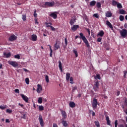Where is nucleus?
<instances>
[{
    "label": "nucleus",
    "instance_id": "55",
    "mask_svg": "<svg viewBox=\"0 0 127 127\" xmlns=\"http://www.w3.org/2000/svg\"><path fill=\"white\" fill-rule=\"evenodd\" d=\"M51 28L52 31H55V28H54L53 26H52L51 27Z\"/></svg>",
    "mask_w": 127,
    "mask_h": 127
},
{
    "label": "nucleus",
    "instance_id": "36",
    "mask_svg": "<svg viewBox=\"0 0 127 127\" xmlns=\"http://www.w3.org/2000/svg\"><path fill=\"white\" fill-rule=\"evenodd\" d=\"M38 104H42V97L38 98Z\"/></svg>",
    "mask_w": 127,
    "mask_h": 127
},
{
    "label": "nucleus",
    "instance_id": "60",
    "mask_svg": "<svg viewBox=\"0 0 127 127\" xmlns=\"http://www.w3.org/2000/svg\"><path fill=\"white\" fill-rule=\"evenodd\" d=\"M86 30H87V32L88 33V34H90V29L87 28V29H86Z\"/></svg>",
    "mask_w": 127,
    "mask_h": 127
},
{
    "label": "nucleus",
    "instance_id": "31",
    "mask_svg": "<svg viewBox=\"0 0 127 127\" xmlns=\"http://www.w3.org/2000/svg\"><path fill=\"white\" fill-rule=\"evenodd\" d=\"M73 52L74 54H75V57H78V52H77V51L75 49H73Z\"/></svg>",
    "mask_w": 127,
    "mask_h": 127
},
{
    "label": "nucleus",
    "instance_id": "50",
    "mask_svg": "<svg viewBox=\"0 0 127 127\" xmlns=\"http://www.w3.org/2000/svg\"><path fill=\"white\" fill-rule=\"evenodd\" d=\"M53 54V50H51L50 53V57H52Z\"/></svg>",
    "mask_w": 127,
    "mask_h": 127
},
{
    "label": "nucleus",
    "instance_id": "10",
    "mask_svg": "<svg viewBox=\"0 0 127 127\" xmlns=\"http://www.w3.org/2000/svg\"><path fill=\"white\" fill-rule=\"evenodd\" d=\"M62 123L64 127H69V123L65 120H62Z\"/></svg>",
    "mask_w": 127,
    "mask_h": 127
},
{
    "label": "nucleus",
    "instance_id": "22",
    "mask_svg": "<svg viewBox=\"0 0 127 127\" xmlns=\"http://www.w3.org/2000/svg\"><path fill=\"white\" fill-rule=\"evenodd\" d=\"M106 24L110 27V28H111V29H113V26L112 25V24L110 21H106Z\"/></svg>",
    "mask_w": 127,
    "mask_h": 127
},
{
    "label": "nucleus",
    "instance_id": "27",
    "mask_svg": "<svg viewBox=\"0 0 127 127\" xmlns=\"http://www.w3.org/2000/svg\"><path fill=\"white\" fill-rule=\"evenodd\" d=\"M69 79H70V73L67 72L66 73V80L69 81Z\"/></svg>",
    "mask_w": 127,
    "mask_h": 127
},
{
    "label": "nucleus",
    "instance_id": "8",
    "mask_svg": "<svg viewBox=\"0 0 127 127\" xmlns=\"http://www.w3.org/2000/svg\"><path fill=\"white\" fill-rule=\"evenodd\" d=\"M20 96L21 98L23 99V100L26 102L28 103L29 99L28 97L26 96V95H25L24 94H20Z\"/></svg>",
    "mask_w": 127,
    "mask_h": 127
},
{
    "label": "nucleus",
    "instance_id": "51",
    "mask_svg": "<svg viewBox=\"0 0 127 127\" xmlns=\"http://www.w3.org/2000/svg\"><path fill=\"white\" fill-rule=\"evenodd\" d=\"M78 87H77V86H74L72 88V92H74V91H75V90H77Z\"/></svg>",
    "mask_w": 127,
    "mask_h": 127
},
{
    "label": "nucleus",
    "instance_id": "40",
    "mask_svg": "<svg viewBox=\"0 0 127 127\" xmlns=\"http://www.w3.org/2000/svg\"><path fill=\"white\" fill-rule=\"evenodd\" d=\"M25 83L27 84V85L29 84V78H26L25 79Z\"/></svg>",
    "mask_w": 127,
    "mask_h": 127
},
{
    "label": "nucleus",
    "instance_id": "25",
    "mask_svg": "<svg viewBox=\"0 0 127 127\" xmlns=\"http://www.w3.org/2000/svg\"><path fill=\"white\" fill-rule=\"evenodd\" d=\"M119 2H117L115 0H112V5H114V6H116V5H117Z\"/></svg>",
    "mask_w": 127,
    "mask_h": 127
},
{
    "label": "nucleus",
    "instance_id": "62",
    "mask_svg": "<svg viewBox=\"0 0 127 127\" xmlns=\"http://www.w3.org/2000/svg\"><path fill=\"white\" fill-rule=\"evenodd\" d=\"M5 122H6V123H10V121H9V120H8V119H6Z\"/></svg>",
    "mask_w": 127,
    "mask_h": 127
},
{
    "label": "nucleus",
    "instance_id": "46",
    "mask_svg": "<svg viewBox=\"0 0 127 127\" xmlns=\"http://www.w3.org/2000/svg\"><path fill=\"white\" fill-rule=\"evenodd\" d=\"M123 72H124V78H127V71L125 70Z\"/></svg>",
    "mask_w": 127,
    "mask_h": 127
},
{
    "label": "nucleus",
    "instance_id": "24",
    "mask_svg": "<svg viewBox=\"0 0 127 127\" xmlns=\"http://www.w3.org/2000/svg\"><path fill=\"white\" fill-rule=\"evenodd\" d=\"M119 13L120 14H126V10L123 9H120Z\"/></svg>",
    "mask_w": 127,
    "mask_h": 127
},
{
    "label": "nucleus",
    "instance_id": "61",
    "mask_svg": "<svg viewBox=\"0 0 127 127\" xmlns=\"http://www.w3.org/2000/svg\"><path fill=\"white\" fill-rule=\"evenodd\" d=\"M35 23H36L37 24H38V22L37 21V19L35 18Z\"/></svg>",
    "mask_w": 127,
    "mask_h": 127
},
{
    "label": "nucleus",
    "instance_id": "1",
    "mask_svg": "<svg viewBox=\"0 0 127 127\" xmlns=\"http://www.w3.org/2000/svg\"><path fill=\"white\" fill-rule=\"evenodd\" d=\"M79 38L80 39H82L83 40L84 43H85V45H86V47L87 48H90V44H89V42L88 41V40H87V38L84 35V34L82 33H79V36H75V39H77V38Z\"/></svg>",
    "mask_w": 127,
    "mask_h": 127
},
{
    "label": "nucleus",
    "instance_id": "56",
    "mask_svg": "<svg viewBox=\"0 0 127 127\" xmlns=\"http://www.w3.org/2000/svg\"><path fill=\"white\" fill-rule=\"evenodd\" d=\"M118 127H125V125L124 124H120L118 126Z\"/></svg>",
    "mask_w": 127,
    "mask_h": 127
},
{
    "label": "nucleus",
    "instance_id": "3",
    "mask_svg": "<svg viewBox=\"0 0 127 127\" xmlns=\"http://www.w3.org/2000/svg\"><path fill=\"white\" fill-rule=\"evenodd\" d=\"M120 34L123 38H126L127 36V30L126 29H123L120 31Z\"/></svg>",
    "mask_w": 127,
    "mask_h": 127
},
{
    "label": "nucleus",
    "instance_id": "29",
    "mask_svg": "<svg viewBox=\"0 0 127 127\" xmlns=\"http://www.w3.org/2000/svg\"><path fill=\"white\" fill-rule=\"evenodd\" d=\"M90 4L91 6H94L96 4V1L95 0H92L90 2Z\"/></svg>",
    "mask_w": 127,
    "mask_h": 127
},
{
    "label": "nucleus",
    "instance_id": "37",
    "mask_svg": "<svg viewBox=\"0 0 127 127\" xmlns=\"http://www.w3.org/2000/svg\"><path fill=\"white\" fill-rule=\"evenodd\" d=\"M117 7L118 8H123V5H122V4L121 3H117Z\"/></svg>",
    "mask_w": 127,
    "mask_h": 127
},
{
    "label": "nucleus",
    "instance_id": "4",
    "mask_svg": "<svg viewBox=\"0 0 127 127\" xmlns=\"http://www.w3.org/2000/svg\"><path fill=\"white\" fill-rule=\"evenodd\" d=\"M92 106L93 110L97 109V107H98V100H97V99L94 98L93 99Z\"/></svg>",
    "mask_w": 127,
    "mask_h": 127
},
{
    "label": "nucleus",
    "instance_id": "38",
    "mask_svg": "<svg viewBox=\"0 0 127 127\" xmlns=\"http://www.w3.org/2000/svg\"><path fill=\"white\" fill-rule=\"evenodd\" d=\"M94 123L95 124V126L97 127H100V123H99V122L98 121H95L94 122Z\"/></svg>",
    "mask_w": 127,
    "mask_h": 127
},
{
    "label": "nucleus",
    "instance_id": "64",
    "mask_svg": "<svg viewBox=\"0 0 127 127\" xmlns=\"http://www.w3.org/2000/svg\"><path fill=\"white\" fill-rule=\"evenodd\" d=\"M124 27H125V28H127V23L125 24Z\"/></svg>",
    "mask_w": 127,
    "mask_h": 127
},
{
    "label": "nucleus",
    "instance_id": "14",
    "mask_svg": "<svg viewBox=\"0 0 127 127\" xmlns=\"http://www.w3.org/2000/svg\"><path fill=\"white\" fill-rule=\"evenodd\" d=\"M106 120L107 122V125H108V126H111V121H110V118H109V116H106Z\"/></svg>",
    "mask_w": 127,
    "mask_h": 127
},
{
    "label": "nucleus",
    "instance_id": "11",
    "mask_svg": "<svg viewBox=\"0 0 127 127\" xmlns=\"http://www.w3.org/2000/svg\"><path fill=\"white\" fill-rule=\"evenodd\" d=\"M41 92H42V87L41 86V85L38 84L37 92L38 93V94H39V93H41Z\"/></svg>",
    "mask_w": 127,
    "mask_h": 127
},
{
    "label": "nucleus",
    "instance_id": "18",
    "mask_svg": "<svg viewBox=\"0 0 127 127\" xmlns=\"http://www.w3.org/2000/svg\"><path fill=\"white\" fill-rule=\"evenodd\" d=\"M7 105H3L0 106V109L2 111H3V110H5V109H7Z\"/></svg>",
    "mask_w": 127,
    "mask_h": 127
},
{
    "label": "nucleus",
    "instance_id": "44",
    "mask_svg": "<svg viewBox=\"0 0 127 127\" xmlns=\"http://www.w3.org/2000/svg\"><path fill=\"white\" fill-rule=\"evenodd\" d=\"M14 58H15L16 59H20V56H19V55H15Z\"/></svg>",
    "mask_w": 127,
    "mask_h": 127
},
{
    "label": "nucleus",
    "instance_id": "23",
    "mask_svg": "<svg viewBox=\"0 0 127 127\" xmlns=\"http://www.w3.org/2000/svg\"><path fill=\"white\" fill-rule=\"evenodd\" d=\"M104 31H101L98 33L97 36H100L101 37H103V36H104Z\"/></svg>",
    "mask_w": 127,
    "mask_h": 127
},
{
    "label": "nucleus",
    "instance_id": "54",
    "mask_svg": "<svg viewBox=\"0 0 127 127\" xmlns=\"http://www.w3.org/2000/svg\"><path fill=\"white\" fill-rule=\"evenodd\" d=\"M115 126H118V120L115 121Z\"/></svg>",
    "mask_w": 127,
    "mask_h": 127
},
{
    "label": "nucleus",
    "instance_id": "32",
    "mask_svg": "<svg viewBox=\"0 0 127 127\" xmlns=\"http://www.w3.org/2000/svg\"><path fill=\"white\" fill-rule=\"evenodd\" d=\"M93 90H94L95 92H98L99 91V87L98 86H93Z\"/></svg>",
    "mask_w": 127,
    "mask_h": 127
},
{
    "label": "nucleus",
    "instance_id": "12",
    "mask_svg": "<svg viewBox=\"0 0 127 127\" xmlns=\"http://www.w3.org/2000/svg\"><path fill=\"white\" fill-rule=\"evenodd\" d=\"M32 41H36L37 40V36L35 34H33L31 36Z\"/></svg>",
    "mask_w": 127,
    "mask_h": 127
},
{
    "label": "nucleus",
    "instance_id": "43",
    "mask_svg": "<svg viewBox=\"0 0 127 127\" xmlns=\"http://www.w3.org/2000/svg\"><path fill=\"white\" fill-rule=\"evenodd\" d=\"M22 119H26V113H24L22 114Z\"/></svg>",
    "mask_w": 127,
    "mask_h": 127
},
{
    "label": "nucleus",
    "instance_id": "41",
    "mask_svg": "<svg viewBox=\"0 0 127 127\" xmlns=\"http://www.w3.org/2000/svg\"><path fill=\"white\" fill-rule=\"evenodd\" d=\"M6 113H7V114H11V113H12V110L10 109H6Z\"/></svg>",
    "mask_w": 127,
    "mask_h": 127
},
{
    "label": "nucleus",
    "instance_id": "17",
    "mask_svg": "<svg viewBox=\"0 0 127 127\" xmlns=\"http://www.w3.org/2000/svg\"><path fill=\"white\" fill-rule=\"evenodd\" d=\"M69 105L70 108H75V107H76V104L73 101L70 102Z\"/></svg>",
    "mask_w": 127,
    "mask_h": 127
},
{
    "label": "nucleus",
    "instance_id": "58",
    "mask_svg": "<svg viewBox=\"0 0 127 127\" xmlns=\"http://www.w3.org/2000/svg\"><path fill=\"white\" fill-rule=\"evenodd\" d=\"M69 81L70 82H73V77H71L69 78Z\"/></svg>",
    "mask_w": 127,
    "mask_h": 127
},
{
    "label": "nucleus",
    "instance_id": "26",
    "mask_svg": "<svg viewBox=\"0 0 127 127\" xmlns=\"http://www.w3.org/2000/svg\"><path fill=\"white\" fill-rule=\"evenodd\" d=\"M45 25H46L47 27L51 28L52 26V23H51L46 22Z\"/></svg>",
    "mask_w": 127,
    "mask_h": 127
},
{
    "label": "nucleus",
    "instance_id": "19",
    "mask_svg": "<svg viewBox=\"0 0 127 127\" xmlns=\"http://www.w3.org/2000/svg\"><path fill=\"white\" fill-rule=\"evenodd\" d=\"M61 113L63 118H64V119H66V118H67V114H66V112L64 111H62Z\"/></svg>",
    "mask_w": 127,
    "mask_h": 127
},
{
    "label": "nucleus",
    "instance_id": "7",
    "mask_svg": "<svg viewBox=\"0 0 127 127\" xmlns=\"http://www.w3.org/2000/svg\"><path fill=\"white\" fill-rule=\"evenodd\" d=\"M16 39H17V37L14 34L11 35L8 38L9 41L11 42L15 41V40H16Z\"/></svg>",
    "mask_w": 127,
    "mask_h": 127
},
{
    "label": "nucleus",
    "instance_id": "15",
    "mask_svg": "<svg viewBox=\"0 0 127 127\" xmlns=\"http://www.w3.org/2000/svg\"><path fill=\"white\" fill-rule=\"evenodd\" d=\"M3 55L4 57H6V58H9V57H10V56H11V54L10 53H6L4 52L3 53Z\"/></svg>",
    "mask_w": 127,
    "mask_h": 127
},
{
    "label": "nucleus",
    "instance_id": "47",
    "mask_svg": "<svg viewBox=\"0 0 127 127\" xmlns=\"http://www.w3.org/2000/svg\"><path fill=\"white\" fill-rule=\"evenodd\" d=\"M93 16L94 17H96V18H99V14L98 13H95L93 14Z\"/></svg>",
    "mask_w": 127,
    "mask_h": 127
},
{
    "label": "nucleus",
    "instance_id": "45",
    "mask_svg": "<svg viewBox=\"0 0 127 127\" xmlns=\"http://www.w3.org/2000/svg\"><path fill=\"white\" fill-rule=\"evenodd\" d=\"M96 6L97 7H98V8H100V7H101V3L100 2H97L96 3Z\"/></svg>",
    "mask_w": 127,
    "mask_h": 127
},
{
    "label": "nucleus",
    "instance_id": "33",
    "mask_svg": "<svg viewBox=\"0 0 127 127\" xmlns=\"http://www.w3.org/2000/svg\"><path fill=\"white\" fill-rule=\"evenodd\" d=\"M22 18L23 20V21H25V20H26V14H24L22 15Z\"/></svg>",
    "mask_w": 127,
    "mask_h": 127
},
{
    "label": "nucleus",
    "instance_id": "57",
    "mask_svg": "<svg viewBox=\"0 0 127 127\" xmlns=\"http://www.w3.org/2000/svg\"><path fill=\"white\" fill-rule=\"evenodd\" d=\"M53 127H58V126L57 125V124L54 123L53 124Z\"/></svg>",
    "mask_w": 127,
    "mask_h": 127
},
{
    "label": "nucleus",
    "instance_id": "2",
    "mask_svg": "<svg viewBox=\"0 0 127 127\" xmlns=\"http://www.w3.org/2000/svg\"><path fill=\"white\" fill-rule=\"evenodd\" d=\"M57 4V5H59V3L58 2H54V1H51V2H46L44 4V7H47V6H49V7H51L53 6L54 5H55V4Z\"/></svg>",
    "mask_w": 127,
    "mask_h": 127
},
{
    "label": "nucleus",
    "instance_id": "63",
    "mask_svg": "<svg viewBox=\"0 0 127 127\" xmlns=\"http://www.w3.org/2000/svg\"><path fill=\"white\" fill-rule=\"evenodd\" d=\"M81 94L79 93L78 94L77 97H78V98H81Z\"/></svg>",
    "mask_w": 127,
    "mask_h": 127
},
{
    "label": "nucleus",
    "instance_id": "52",
    "mask_svg": "<svg viewBox=\"0 0 127 127\" xmlns=\"http://www.w3.org/2000/svg\"><path fill=\"white\" fill-rule=\"evenodd\" d=\"M102 41V38H98L97 39V42H101Z\"/></svg>",
    "mask_w": 127,
    "mask_h": 127
},
{
    "label": "nucleus",
    "instance_id": "28",
    "mask_svg": "<svg viewBox=\"0 0 127 127\" xmlns=\"http://www.w3.org/2000/svg\"><path fill=\"white\" fill-rule=\"evenodd\" d=\"M75 21L76 20H75V19H71L69 21L70 25H73V24H74V22H75Z\"/></svg>",
    "mask_w": 127,
    "mask_h": 127
},
{
    "label": "nucleus",
    "instance_id": "6",
    "mask_svg": "<svg viewBox=\"0 0 127 127\" xmlns=\"http://www.w3.org/2000/svg\"><path fill=\"white\" fill-rule=\"evenodd\" d=\"M38 121L40 123L41 127H44V121H43V119L42 118V116H41V115L39 116Z\"/></svg>",
    "mask_w": 127,
    "mask_h": 127
},
{
    "label": "nucleus",
    "instance_id": "30",
    "mask_svg": "<svg viewBox=\"0 0 127 127\" xmlns=\"http://www.w3.org/2000/svg\"><path fill=\"white\" fill-rule=\"evenodd\" d=\"M93 86L99 87H100V83H99V81L95 82Z\"/></svg>",
    "mask_w": 127,
    "mask_h": 127
},
{
    "label": "nucleus",
    "instance_id": "21",
    "mask_svg": "<svg viewBox=\"0 0 127 127\" xmlns=\"http://www.w3.org/2000/svg\"><path fill=\"white\" fill-rule=\"evenodd\" d=\"M59 68H60V70L62 72L63 70L62 69V63H61V61H59Z\"/></svg>",
    "mask_w": 127,
    "mask_h": 127
},
{
    "label": "nucleus",
    "instance_id": "20",
    "mask_svg": "<svg viewBox=\"0 0 127 127\" xmlns=\"http://www.w3.org/2000/svg\"><path fill=\"white\" fill-rule=\"evenodd\" d=\"M113 15V14H112V12L108 11L106 13V17H111Z\"/></svg>",
    "mask_w": 127,
    "mask_h": 127
},
{
    "label": "nucleus",
    "instance_id": "59",
    "mask_svg": "<svg viewBox=\"0 0 127 127\" xmlns=\"http://www.w3.org/2000/svg\"><path fill=\"white\" fill-rule=\"evenodd\" d=\"M120 92L119 91H117V96H120Z\"/></svg>",
    "mask_w": 127,
    "mask_h": 127
},
{
    "label": "nucleus",
    "instance_id": "5",
    "mask_svg": "<svg viewBox=\"0 0 127 127\" xmlns=\"http://www.w3.org/2000/svg\"><path fill=\"white\" fill-rule=\"evenodd\" d=\"M8 64L9 65H11L14 68H16L18 66V63H17L16 61H8Z\"/></svg>",
    "mask_w": 127,
    "mask_h": 127
},
{
    "label": "nucleus",
    "instance_id": "34",
    "mask_svg": "<svg viewBox=\"0 0 127 127\" xmlns=\"http://www.w3.org/2000/svg\"><path fill=\"white\" fill-rule=\"evenodd\" d=\"M95 79H98V80H101V76L100 74H97L96 76H94Z\"/></svg>",
    "mask_w": 127,
    "mask_h": 127
},
{
    "label": "nucleus",
    "instance_id": "16",
    "mask_svg": "<svg viewBox=\"0 0 127 127\" xmlns=\"http://www.w3.org/2000/svg\"><path fill=\"white\" fill-rule=\"evenodd\" d=\"M79 28L78 25H74L71 27V29L73 31H75L76 29H78Z\"/></svg>",
    "mask_w": 127,
    "mask_h": 127
},
{
    "label": "nucleus",
    "instance_id": "48",
    "mask_svg": "<svg viewBox=\"0 0 127 127\" xmlns=\"http://www.w3.org/2000/svg\"><path fill=\"white\" fill-rule=\"evenodd\" d=\"M18 105H19V106L21 107V108H22L24 110H25V108L24 107L23 104H21L20 103H19Z\"/></svg>",
    "mask_w": 127,
    "mask_h": 127
},
{
    "label": "nucleus",
    "instance_id": "35",
    "mask_svg": "<svg viewBox=\"0 0 127 127\" xmlns=\"http://www.w3.org/2000/svg\"><path fill=\"white\" fill-rule=\"evenodd\" d=\"M45 80L47 83H49V77L47 75H45Z\"/></svg>",
    "mask_w": 127,
    "mask_h": 127
},
{
    "label": "nucleus",
    "instance_id": "39",
    "mask_svg": "<svg viewBox=\"0 0 127 127\" xmlns=\"http://www.w3.org/2000/svg\"><path fill=\"white\" fill-rule=\"evenodd\" d=\"M39 111H43V110H44V107H43V106H39Z\"/></svg>",
    "mask_w": 127,
    "mask_h": 127
},
{
    "label": "nucleus",
    "instance_id": "42",
    "mask_svg": "<svg viewBox=\"0 0 127 127\" xmlns=\"http://www.w3.org/2000/svg\"><path fill=\"white\" fill-rule=\"evenodd\" d=\"M124 19H125V17L123 15H120V20H121V21H123Z\"/></svg>",
    "mask_w": 127,
    "mask_h": 127
},
{
    "label": "nucleus",
    "instance_id": "13",
    "mask_svg": "<svg viewBox=\"0 0 127 127\" xmlns=\"http://www.w3.org/2000/svg\"><path fill=\"white\" fill-rule=\"evenodd\" d=\"M55 47V50H58L59 48H60V46H59V44H58V42L56 41V44L54 45Z\"/></svg>",
    "mask_w": 127,
    "mask_h": 127
},
{
    "label": "nucleus",
    "instance_id": "49",
    "mask_svg": "<svg viewBox=\"0 0 127 127\" xmlns=\"http://www.w3.org/2000/svg\"><path fill=\"white\" fill-rule=\"evenodd\" d=\"M34 17H37V13H36V10H35L34 12Z\"/></svg>",
    "mask_w": 127,
    "mask_h": 127
},
{
    "label": "nucleus",
    "instance_id": "53",
    "mask_svg": "<svg viewBox=\"0 0 127 127\" xmlns=\"http://www.w3.org/2000/svg\"><path fill=\"white\" fill-rule=\"evenodd\" d=\"M15 93H17V94H19V90L18 89H15Z\"/></svg>",
    "mask_w": 127,
    "mask_h": 127
},
{
    "label": "nucleus",
    "instance_id": "9",
    "mask_svg": "<svg viewBox=\"0 0 127 127\" xmlns=\"http://www.w3.org/2000/svg\"><path fill=\"white\" fill-rule=\"evenodd\" d=\"M50 16H51V17H53L54 19H56V18H57V12H54L51 13L50 14Z\"/></svg>",
    "mask_w": 127,
    "mask_h": 127
}]
</instances>
